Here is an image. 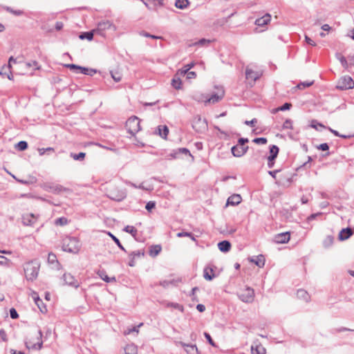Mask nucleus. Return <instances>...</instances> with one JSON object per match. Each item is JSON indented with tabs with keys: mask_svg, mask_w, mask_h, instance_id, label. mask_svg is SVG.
Listing matches in <instances>:
<instances>
[{
	"mask_svg": "<svg viewBox=\"0 0 354 354\" xmlns=\"http://www.w3.org/2000/svg\"><path fill=\"white\" fill-rule=\"evenodd\" d=\"M40 263L36 260L30 261L24 263V271L26 280L30 281H35L37 278Z\"/></svg>",
	"mask_w": 354,
	"mask_h": 354,
	"instance_id": "1",
	"label": "nucleus"
},
{
	"mask_svg": "<svg viewBox=\"0 0 354 354\" xmlns=\"http://www.w3.org/2000/svg\"><path fill=\"white\" fill-rule=\"evenodd\" d=\"M62 247L64 251L76 254L80 251V243L77 238L66 236L62 240Z\"/></svg>",
	"mask_w": 354,
	"mask_h": 354,
	"instance_id": "2",
	"label": "nucleus"
},
{
	"mask_svg": "<svg viewBox=\"0 0 354 354\" xmlns=\"http://www.w3.org/2000/svg\"><path fill=\"white\" fill-rule=\"evenodd\" d=\"M126 127L129 133L135 135L140 130V120L136 116L129 118L126 122Z\"/></svg>",
	"mask_w": 354,
	"mask_h": 354,
	"instance_id": "3",
	"label": "nucleus"
},
{
	"mask_svg": "<svg viewBox=\"0 0 354 354\" xmlns=\"http://www.w3.org/2000/svg\"><path fill=\"white\" fill-rule=\"evenodd\" d=\"M336 87L342 91L351 89L354 87V82L351 77L344 76L338 81Z\"/></svg>",
	"mask_w": 354,
	"mask_h": 354,
	"instance_id": "4",
	"label": "nucleus"
},
{
	"mask_svg": "<svg viewBox=\"0 0 354 354\" xmlns=\"http://www.w3.org/2000/svg\"><path fill=\"white\" fill-rule=\"evenodd\" d=\"M254 297V291L252 288H246L243 292H241L239 297V299L245 303H250L253 301Z\"/></svg>",
	"mask_w": 354,
	"mask_h": 354,
	"instance_id": "5",
	"label": "nucleus"
},
{
	"mask_svg": "<svg viewBox=\"0 0 354 354\" xmlns=\"http://www.w3.org/2000/svg\"><path fill=\"white\" fill-rule=\"evenodd\" d=\"M279 149L276 145H271L270 147V156L268 157V167L272 168L274 165V160L277 157Z\"/></svg>",
	"mask_w": 354,
	"mask_h": 354,
	"instance_id": "6",
	"label": "nucleus"
},
{
	"mask_svg": "<svg viewBox=\"0 0 354 354\" xmlns=\"http://www.w3.org/2000/svg\"><path fill=\"white\" fill-rule=\"evenodd\" d=\"M262 75L261 71H256L252 70L249 66L246 67L245 69V77L248 80H251L254 84L257 80H259Z\"/></svg>",
	"mask_w": 354,
	"mask_h": 354,
	"instance_id": "7",
	"label": "nucleus"
},
{
	"mask_svg": "<svg viewBox=\"0 0 354 354\" xmlns=\"http://www.w3.org/2000/svg\"><path fill=\"white\" fill-rule=\"evenodd\" d=\"M44 189L46 191L53 193V194H60L63 192L68 191V189L66 187H64L62 185L59 184H48L45 185Z\"/></svg>",
	"mask_w": 354,
	"mask_h": 354,
	"instance_id": "8",
	"label": "nucleus"
},
{
	"mask_svg": "<svg viewBox=\"0 0 354 354\" xmlns=\"http://www.w3.org/2000/svg\"><path fill=\"white\" fill-rule=\"evenodd\" d=\"M176 344L177 346H181L182 347L184 348L185 349V351L187 353V354H199V352H198V348L196 346V344H185V342H176Z\"/></svg>",
	"mask_w": 354,
	"mask_h": 354,
	"instance_id": "9",
	"label": "nucleus"
},
{
	"mask_svg": "<svg viewBox=\"0 0 354 354\" xmlns=\"http://www.w3.org/2000/svg\"><path fill=\"white\" fill-rule=\"evenodd\" d=\"M126 192L122 190H110L109 197L115 201H121L126 198Z\"/></svg>",
	"mask_w": 354,
	"mask_h": 354,
	"instance_id": "10",
	"label": "nucleus"
},
{
	"mask_svg": "<svg viewBox=\"0 0 354 354\" xmlns=\"http://www.w3.org/2000/svg\"><path fill=\"white\" fill-rule=\"evenodd\" d=\"M42 337V332L41 330L38 331L37 339L39 340L37 343H33L30 340L26 342V347L28 349H34V350H40L42 348L43 342L41 340Z\"/></svg>",
	"mask_w": 354,
	"mask_h": 354,
	"instance_id": "11",
	"label": "nucleus"
},
{
	"mask_svg": "<svg viewBox=\"0 0 354 354\" xmlns=\"http://www.w3.org/2000/svg\"><path fill=\"white\" fill-rule=\"evenodd\" d=\"M224 96V91L221 88L217 93L212 95V96L205 100V104H215L219 102Z\"/></svg>",
	"mask_w": 354,
	"mask_h": 354,
	"instance_id": "12",
	"label": "nucleus"
},
{
	"mask_svg": "<svg viewBox=\"0 0 354 354\" xmlns=\"http://www.w3.org/2000/svg\"><path fill=\"white\" fill-rule=\"evenodd\" d=\"M248 149V146H241L236 145L232 147L231 151L234 156L241 157L247 152Z\"/></svg>",
	"mask_w": 354,
	"mask_h": 354,
	"instance_id": "13",
	"label": "nucleus"
},
{
	"mask_svg": "<svg viewBox=\"0 0 354 354\" xmlns=\"http://www.w3.org/2000/svg\"><path fill=\"white\" fill-rule=\"evenodd\" d=\"M37 217L33 214H26L22 216V223L24 225L32 226L37 221Z\"/></svg>",
	"mask_w": 354,
	"mask_h": 354,
	"instance_id": "14",
	"label": "nucleus"
},
{
	"mask_svg": "<svg viewBox=\"0 0 354 354\" xmlns=\"http://www.w3.org/2000/svg\"><path fill=\"white\" fill-rule=\"evenodd\" d=\"M64 281L66 284L77 288L79 286L78 281L75 279V277L71 274H64L63 276Z\"/></svg>",
	"mask_w": 354,
	"mask_h": 354,
	"instance_id": "15",
	"label": "nucleus"
},
{
	"mask_svg": "<svg viewBox=\"0 0 354 354\" xmlns=\"http://www.w3.org/2000/svg\"><path fill=\"white\" fill-rule=\"evenodd\" d=\"M290 240V234L288 232L280 233L274 236V241L277 243H286Z\"/></svg>",
	"mask_w": 354,
	"mask_h": 354,
	"instance_id": "16",
	"label": "nucleus"
},
{
	"mask_svg": "<svg viewBox=\"0 0 354 354\" xmlns=\"http://www.w3.org/2000/svg\"><path fill=\"white\" fill-rule=\"evenodd\" d=\"M353 234V231L350 227H346L342 229L339 234V239L341 241H344L348 239L352 234Z\"/></svg>",
	"mask_w": 354,
	"mask_h": 354,
	"instance_id": "17",
	"label": "nucleus"
},
{
	"mask_svg": "<svg viewBox=\"0 0 354 354\" xmlns=\"http://www.w3.org/2000/svg\"><path fill=\"white\" fill-rule=\"evenodd\" d=\"M271 19V15L270 14H266L262 17L258 18L255 21V24L258 26H263L268 24Z\"/></svg>",
	"mask_w": 354,
	"mask_h": 354,
	"instance_id": "18",
	"label": "nucleus"
},
{
	"mask_svg": "<svg viewBox=\"0 0 354 354\" xmlns=\"http://www.w3.org/2000/svg\"><path fill=\"white\" fill-rule=\"evenodd\" d=\"M241 202V197L239 194H233L230 196L227 201V205H236Z\"/></svg>",
	"mask_w": 354,
	"mask_h": 354,
	"instance_id": "19",
	"label": "nucleus"
},
{
	"mask_svg": "<svg viewBox=\"0 0 354 354\" xmlns=\"http://www.w3.org/2000/svg\"><path fill=\"white\" fill-rule=\"evenodd\" d=\"M111 28H113V30H115V26L110 21H101L97 25L98 30H105Z\"/></svg>",
	"mask_w": 354,
	"mask_h": 354,
	"instance_id": "20",
	"label": "nucleus"
},
{
	"mask_svg": "<svg viewBox=\"0 0 354 354\" xmlns=\"http://www.w3.org/2000/svg\"><path fill=\"white\" fill-rule=\"evenodd\" d=\"M218 249L223 252H228L231 248V244L228 241H222L218 243Z\"/></svg>",
	"mask_w": 354,
	"mask_h": 354,
	"instance_id": "21",
	"label": "nucleus"
},
{
	"mask_svg": "<svg viewBox=\"0 0 354 354\" xmlns=\"http://www.w3.org/2000/svg\"><path fill=\"white\" fill-rule=\"evenodd\" d=\"M157 130H158V135L164 138V139H166L167 138V136L169 133V129L168 127L166 126V125H164V126H162V125H160L157 127Z\"/></svg>",
	"mask_w": 354,
	"mask_h": 354,
	"instance_id": "22",
	"label": "nucleus"
},
{
	"mask_svg": "<svg viewBox=\"0 0 354 354\" xmlns=\"http://www.w3.org/2000/svg\"><path fill=\"white\" fill-rule=\"evenodd\" d=\"M79 73L84 74V75H90V76H93L94 74H95L97 73V71L95 69L80 66L79 71H77V73Z\"/></svg>",
	"mask_w": 354,
	"mask_h": 354,
	"instance_id": "23",
	"label": "nucleus"
},
{
	"mask_svg": "<svg viewBox=\"0 0 354 354\" xmlns=\"http://www.w3.org/2000/svg\"><path fill=\"white\" fill-rule=\"evenodd\" d=\"M203 277H204V278L206 280H208V281L212 280L214 278V277H215V275L214 274L213 269L212 268H205L204 269Z\"/></svg>",
	"mask_w": 354,
	"mask_h": 354,
	"instance_id": "24",
	"label": "nucleus"
},
{
	"mask_svg": "<svg viewBox=\"0 0 354 354\" xmlns=\"http://www.w3.org/2000/svg\"><path fill=\"white\" fill-rule=\"evenodd\" d=\"M297 297L300 299H303L306 301H308L310 299V297L308 293L303 289L298 290L297 292Z\"/></svg>",
	"mask_w": 354,
	"mask_h": 354,
	"instance_id": "25",
	"label": "nucleus"
},
{
	"mask_svg": "<svg viewBox=\"0 0 354 354\" xmlns=\"http://www.w3.org/2000/svg\"><path fill=\"white\" fill-rule=\"evenodd\" d=\"M137 346L132 344H129L124 348V354H137Z\"/></svg>",
	"mask_w": 354,
	"mask_h": 354,
	"instance_id": "26",
	"label": "nucleus"
},
{
	"mask_svg": "<svg viewBox=\"0 0 354 354\" xmlns=\"http://www.w3.org/2000/svg\"><path fill=\"white\" fill-rule=\"evenodd\" d=\"M252 262H254L257 266L261 268L265 264V259L263 255H259L256 257V259H252Z\"/></svg>",
	"mask_w": 354,
	"mask_h": 354,
	"instance_id": "27",
	"label": "nucleus"
},
{
	"mask_svg": "<svg viewBox=\"0 0 354 354\" xmlns=\"http://www.w3.org/2000/svg\"><path fill=\"white\" fill-rule=\"evenodd\" d=\"M334 242V237L331 235H328L323 241V245L327 248L330 247Z\"/></svg>",
	"mask_w": 354,
	"mask_h": 354,
	"instance_id": "28",
	"label": "nucleus"
},
{
	"mask_svg": "<svg viewBox=\"0 0 354 354\" xmlns=\"http://www.w3.org/2000/svg\"><path fill=\"white\" fill-rule=\"evenodd\" d=\"M335 56L344 68H348V63L343 55H342L340 53H337Z\"/></svg>",
	"mask_w": 354,
	"mask_h": 354,
	"instance_id": "29",
	"label": "nucleus"
},
{
	"mask_svg": "<svg viewBox=\"0 0 354 354\" xmlns=\"http://www.w3.org/2000/svg\"><path fill=\"white\" fill-rule=\"evenodd\" d=\"M161 251V246L160 245H155L151 246L149 253L151 256L158 255Z\"/></svg>",
	"mask_w": 354,
	"mask_h": 354,
	"instance_id": "30",
	"label": "nucleus"
},
{
	"mask_svg": "<svg viewBox=\"0 0 354 354\" xmlns=\"http://www.w3.org/2000/svg\"><path fill=\"white\" fill-rule=\"evenodd\" d=\"M189 4L187 0H176L175 3V6L176 8L180 9L185 8Z\"/></svg>",
	"mask_w": 354,
	"mask_h": 354,
	"instance_id": "31",
	"label": "nucleus"
},
{
	"mask_svg": "<svg viewBox=\"0 0 354 354\" xmlns=\"http://www.w3.org/2000/svg\"><path fill=\"white\" fill-rule=\"evenodd\" d=\"M98 274H99V276L100 277V278H101L103 281H106V282H111V281H115V277L109 278V277L106 274L105 272H104V271H103V270H102V271H100V272H98Z\"/></svg>",
	"mask_w": 354,
	"mask_h": 354,
	"instance_id": "32",
	"label": "nucleus"
},
{
	"mask_svg": "<svg viewBox=\"0 0 354 354\" xmlns=\"http://www.w3.org/2000/svg\"><path fill=\"white\" fill-rule=\"evenodd\" d=\"M143 325V323H140L139 325L133 327L132 328H128L127 330L124 331V335H127L130 333L135 332L137 334L139 333V328Z\"/></svg>",
	"mask_w": 354,
	"mask_h": 354,
	"instance_id": "33",
	"label": "nucleus"
},
{
	"mask_svg": "<svg viewBox=\"0 0 354 354\" xmlns=\"http://www.w3.org/2000/svg\"><path fill=\"white\" fill-rule=\"evenodd\" d=\"M124 231L131 234L133 237L137 235L138 231L133 226L127 225L124 228Z\"/></svg>",
	"mask_w": 354,
	"mask_h": 354,
	"instance_id": "34",
	"label": "nucleus"
},
{
	"mask_svg": "<svg viewBox=\"0 0 354 354\" xmlns=\"http://www.w3.org/2000/svg\"><path fill=\"white\" fill-rule=\"evenodd\" d=\"M80 38L81 39H88V41H91L93 39V32L90 31V32H83L80 35Z\"/></svg>",
	"mask_w": 354,
	"mask_h": 354,
	"instance_id": "35",
	"label": "nucleus"
},
{
	"mask_svg": "<svg viewBox=\"0 0 354 354\" xmlns=\"http://www.w3.org/2000/svg\"><path fill=\"white\" fill-rule=\"evenodd\" d=\"M181 83H182L181 80L178 77H177V78L174 77V78H173V80L171 81V85L176 89H180V88Z\"/></svg>",
	"mask_w": 354,
	"mask_h": 354,
	"instance_id": "36",
	"label": "nucleus"
},
{
	"mask_svg": "<svg viewBox=\"0 0 354 354\" xmlns=\"http://www.w3.org/2000/svg\"><path fill=\"white\" fill-rule=\"evenodd\" d=\"M86 153L80 152L79 153H71V156L75 160H82L85 158Z\"/></svg>",
	"mask_w": 354,
	"mask_h": 354,
	"instance_id": "37",
	"label": "nucleus"
},
{
	"mask_svg": "<svg viewBox=\"0 0 354 354\" xmlns=\"http://www.w3.org/2000/svg\"><path fill=\"white\" fill-rule=\"evenodd\" d=\"M48 262L50 264L58 263V261L57 259V257L53 253H49L48 256Z\"/></svg>",
	"mask_w": 354,
	"mask_h": 354,
	"instance_id": "38",
	"label": "nucleus"
},
{
	"mask_svg": "<svg viewBox=\"0 0 354 354\" xmlns=\"http://www.w3.org/2000/svg\"><path fill=\"white\" fill-rule=\"evenodd\" d=\"M111 75L115 82H118L122 79V75L118 71H111Z\"/></svg>",
	"mask_w": 354,
	"mask_h": 354,
	"instance_id": "39",
	"label": "nucleus"
},
{
	"mask_svg": "<svg viewBox=\"0 0 354 354\" xmlns=\"http://www.w3.org/2000/svg\"><path fill=\"white\" fill-rule=\"evenodd\" d=\"M109 235L112 238V239L113 240V241L117 244V245L123 251H126L124 248L122 246V245L121 244L120 240L116 237L113 234H112L111 232H109Z\"/></svg>",
	"mask_w": 354,
	"mask_h": 354,
	"instance_id": "40",
	"label": "nucleus"
},
{
	"mask_svg": "<svg viewBox=\"0 0 354 354\" xmlns=\"http://www.w3.org/2000/svg\"><path fill=\"white\" fill-rule=\"evenodd\" d=\"M167 306H170V307L174 308L176 309H178L180 312L184 311L183 306L178 303H169V304H167Z\"/></svg>",
	"mask_w": 354,
	"mask_h": 354,
	"instance_id": "41",
	"label": "nucleus"
},
{
	"mask_svg": "<svg viewBox=\"0 0 354 354\" xmlns=\"http://www.w3.org/2000/svg\"><path fill=\"white\" fill-rule=\"evenodd\" d=\"M255 351L257 354H266V348L261 344L256 345Z\"/></svg>",
	"mask_w": 354,
	"mask_h": 354,
	"instance_id": "42",
	"label": "nucleus"
},
{
	"mask_svg": "<svg viewBox=\"0 0 354 354\" xmlns=\"http://www.w3.org/2000/svg\"><path fill=\"white\" fill-rule=\"evenodd\" d=\"M67 223H68V220L65 217L59 218L56 219L55 222V223L56 225H64L67 224Z\"/></svg>",
	"mask_w": 354,
	"mask_h": 354,
	"instance_id": "43",
	"label": "nucleus"
},
{
	"mask_svg": "<svg viewBox=\"0 0 354 354\" xmlns=\"http://www.w3.org/2000/svg\"><path fill=\"white\" fill-rule=\"evenodd\" d=\"M194 66V63H190L185 66L184 68L180 71L182 75H185Z\"/></svg>",
	"mask_w": 354,
	"mask_h": 354,
	"instance_id": "44",
	"label": "nucleus"
},
{
	"mask_svg": "<svg viewBox=\"0 0 354 354\" xmlns=\"http://www.w3.org/2000/svg\"><path fill=\"white\" fill-rule=\"evenodd\" d=\"M313 81L312 82H301L299 83L298 85H297V87L299 88V89H301V88H305L306 87H309L311 85H313Z\"/></svg>",
	"mask_w": 354,
	"mask_h": 354,
	"instance_id": "45",
	"label": "nucleus"
},
{
	"mask_svg": "<svg viewBox=\"0 0 354 354\" xmlns=\"http://www.w3.org/2000/svg\"><path fill=\"white\" fill-rule=\"evenodd\" d=\"M253 142L258 145H265L268 140L266 138H256L253 140Z\"/></svg>",
	"mask_w": 354,
	"mask_h": 354,
	"instance_id": "46",
	"label": "nucleus"
},
{
	"mask_svg": "<svg viewBox=\"0 0 354 354\" xmlns=\"http://www.w3.org/2000/svg\"><path fill=\"white\" fill-rule=\"evenodd\" d=\"M283 128L285 129H292V120L290 119H287L283 124Z\"/></svg>",
	"mask_w": 354,
	"mask_h": 354,
	"instance_id": "47",
	"label": "nucleus"
},
{
	"mask_svg": "<svg viewBox=\"0 0 354 354\" xmlns=\"http://www.w3.org/2000/svg\"><path fill=\"white\" fill-rule=\"evenodd\" d=\"M10 261L4 256H0V266H9Z\"/></svg>",
	"mask_w": 354,
	"mask_h": 354,
	"instance_id": "48",
	"label": "nucleus"
},
{
	"mask_svg": "<svg viewBox=\"0 0 354 354\" xmlns=\"http://www.w3.org/2000/svg\"><path fill=\"white\" fill-rule=\"evenodd\" d=\"M17 180L23 185H29V184L35 183L36 182V178L35 177H32L30 180H19V179H17Z\"/></svg>",
	"mask_w": 354,
	"mask_h": 354,
	"instance_id": "49",
	"label": "nucleus"
},
{
	"mask_svg": "<svg viewBox=\"0 0 354 354\" xmlns=\"http://www.w3.org/2000/svg\"><path fill=\"white\" fill-rule=\"evenodd\" d=\"M333 135H335V136H337V137H341V138H349L350 136H346V135H341L338 131H337L336 130H334L333 129H331L330 127H328L327 128Z\"/></svg>",
	"mask_w": 354,
	"mask_h": 354,
	"instance_id": "50",
	"label": "nucleus"
},
{
	"mask_svg": "<svg viewBox=\"0 0 354 354\" xmlns=\"http://www.w3.org/2000/svg\"><path fill=\"white\" fill-rule=\"evenodd\" d=\"M178 157V151L176 150H174L171 153H170L166 156V159L171 160V159L177 158Z\"/></svg>",
	"mask_w": 354,
	"mask_h": 354,
	"instance_id": "51",
	"label": "nucleus"
},
{
	"mask_svg": "<svg viewBox=\"0 0 354 354\" xmlns=\"http://www.w3.org/2000/svg\"><path fill=\"white\" fill-rule=\"evenodd\" d=\"M66 67L75 71V73H77V71H79V69L80 68V66L74 64H66Z\"/></svg>",
	"mask_w": 354,
	"mask_h": 354,
	"instance_id": "52",
	"label": "nucleus"
},
{
	"mask_svg": "<svg viewBox=\"0 0 354 354\" xmlns=\"http://www.w3.org/2000/svg\"><path fill=\"white\" fill-rule=\"evenodd\" d=\"M18 149L24 151L28 148V143L26 141H20L17 144Z\"/></svg>",
	"mask_w": 354,
	"mask_h": 354,
	"instance_id": "53",
	"label": "nucleus"
},
{
	"mask_svg": "<svg viewBox=\"0 0 354 354\" xmlns=\"http://www.w3.org/2000/svg\"><path fill=\"white\" fill-rule=\"evenodd\" d=\"M156 207L155 201H149L145 206V208L147 211L151 212Z\"/></svg>",
	"mask_w": 354,
	"mask_h": 354,
	"instance_id": "54",
	"label": "nucleus"
},
{
	"mask_svg": "<svg viewBox=\"0 0 354 354\" xmlns=\"http://www.w3.org/2000/svg\"><path fill=\"white\" fill-rule=\"evenodd\" d=\"M292 106V104L290 103H285L283 104L281 106L279 107L277 110L274 111H286V110H289L290 109V107Z\"/></svg>",
	"mask_w": 354,
	"mask_h": 354,
	"instance_id": "55",
	"label": "nucleus"
},
{
	"mask_svg": "<svg viewBox=\"0 0 354 354\" xmlns=\"http://www.w3.org/2000/svg\"><path fill=\"white\" fill-rule=\"evenodd\" d=\"M210 40L206 39H201L197 42L194 43V45L206 46L209 44Z\"/></svg>",
	"mask_w": 354,
	"mask_h": 354,
	"instance_id": "56",
	"label": "nucleus"
},
{
	"mask_svg": "<svg viewBox=\"0 0 354 354\" xmlns=\"http://www.w3.org/2000/svg\"><path fill=\"white\" fill-rule=\"evenodd\" d=\"M54 149L52 147L41 148L38 149L40 156H43L47 151H53Z\"/></svg>",
	"mask_w": 354,
	"mask_h": 354,
	"instance_id": "57",
	"label": "nucleus"
},
{
	"mask_svg": "<svg viewBox=\"0 0 354 354\" xmlns=\"http://www.w3.org/2000/svg\"><path fill=\"white\" fill-rule=\"evenodd\" d=\"M204 336L206 338V339L207 340V342H209V344H211L212 346H216V344L214 343V342L213 341V339H212L210 335L207 333H204Z\"/></svg>",
	"mask_w": 354,
	"mask_h": 354,
	"instance_id": "58",
	"label": "nucleus"
},
{
	"mask_svg": "<svg viewBox=\"0 0 354 354\" xmlns=\"http://www.w3.org/2000/svg\"><path fill=\"white\" fill-rule=\"evenodd\" d=\"M140 34V35H142L144 37H150V38H152V39H160L161 38L160 37L151 35V34H149L148 32H146L145 31L141 32Z\"/></svg>",
	"mask_w": 354,
	"mask_h": 354,
	"instance_id": "59",
	"label": "nucleus"
},
{
	"mask_svg": "<svg viewBox=\"0 0 354 354\" xmlns=\"http://www.w3.org/2000/svg\"><path fill=\"white\" fill-rule=\"evenodd\" d=\"M10 315L12 319H17L19 317L17 310L13 308L10 310Z\"/></svg>",
	"mask_w": 354,
	"mask_h": 354,
	"instance_id": "60",
	"label": "nucleus"
},
{
	"mask_svg": "<svg viewBox=\"0 0 354 354\" xmlns=\"http://www.w3.org/2000/svg\"><path fill=\"white\" fill-rule=\"evenodd\" d=\"M7 10L9 11L10 12L13 13L14 15H15L17 16H20V15H21L23 14V11L20 10H12L10 8H7Z\"/></svg>",
	"mask_w": 354,
	"mask_h": 354,
	"instance_id": "61",
	"label": "nucleus"
},
{
	"mask_svg": "<svg viewBox=\"0 0 354 354\" xmlns=\"http://www.w3.org/2000/svg\"><path fill=\"white\" fill-rule=\"evenodd\" d=\"M176 151H178V155L180 153L190 155L189 151L187 148H179V149H176Z\"/></svg>",
	"mask_w": 354,
	"mask_h": 354,
	"instance_id": "62",
	"label": "nucleus"
},
{
	"mask_svg": "<svg viewBox=\"0 0 354 354\" xmlns=\"http://www.w3.org/2000/svg\"><path fill=\"white\" fill-rule=\"evenodd\" d=\"M0 337L3 342H6L8 340L6 333L3 329L0 330Z\"/></svg>",
	"mask_w": 354,
	"mask_h": 354,
	"instance_id": "63",
	"label": "nucleus"
},
{
	"mask_svg": "<svg viewBox=\"0 0 354 354\" xmlns=\"http://www.w3.org/2000/svg\"><path fill=\"white\" fill-rule=\"evenodd\" d=\"M317 149L322 151H326L329 149V147L327 143H322L317 147Z\"/></svg>",
	"mask_w": 354,
	"mask_h": 354,
	"instance_id": "64",
	"label": "nucleus"
}]
</instances>
